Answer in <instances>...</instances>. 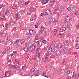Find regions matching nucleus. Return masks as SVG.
Returning a JSON list of instances; mask_svg holds the SVG:
<instances>
[{
	"label": "nucleus",
	"instance_id": "obj_12",
	"mask_svg": "<svg viewBox=\"0 0 79 79\" xmlns=\"http://www.w3.org/2000/svg\"><path fill=\"white\" fill-rule=\"evenodd\" d=\"M65 20L68 22H70V18L69 16H67L65 17Z\"/></svg>",
	"mask_w": 79,
	"mask_h": 79
},
{
	"label": "nucleus",
	"instance_id": "obj_59",
	"mask_svg": "<svg viewBox=\"0 0 79 79\" xmlns=\"http://www.w3.org/2000/svg\"><path fill=\"white\" fill-rule=\"evenodd\" d=\"M19 74H22V71H19Z\"/></svg>",
	"mask_w": 79,
	"mask_h": 79
},
{
	"label": "nucleus",
	"instance_id": "obj_29",
	"mask_svg": "<svg viewBox=\"0 0 79 79\" xmlns=\"http://www.w3.org/2000/svg\"><path fill=\"white\" fill-rule=\"evenodd\" d=\"M32 48L33 50H34L35 48V44H33V45H32Z\"/></svg>",
	"mask_w": 79,
	"mask_h": 79
},
{
	"label": "nucleus",
	"instance_id": "obj_8",
	"mask_svg": "<svg viewBox=\"0 0 79 79\" xmlns=\"http://www.w3.org/2000/svg\"><path fill=\"white\" fill-rule=\"evenodd\" d=\"M49 59V58L48 57H43L42 58V60L43 61H44L45 62H47L48 61V59Z\"/></svg>",
	"mask_w": 79,
	"mask_h": 79
},
{
	"label": "nucleus",
	"instance_id": "obj_51",
	"mask_svg": "<svg viewBox=\"0 0 79 79\" xmlns=\"http://www.w3.org/2000/svg\"><path fill=\"white\" fill-rule=\"evenodd\" d=\"M58 45V44H55V47H56V48H57Z\"/></svg>",
	"mask_w": 79,
	"mask_h": 79
},
{
	"label": "nucleus",
	"instance_id": "obj_20",
	"mask_svg": "<svg viewBox=\"0 0 79 79\" xmlns=\"http://www.w3.org/2000/svg\"><path fill=\"white\" fill-rule=\"evenodd\" d=\"M31 39H32V37H28L27 39V41L28 42H30Z\"/></svg>",
	"mask_w": 79,
	"mask_h": 79
},
{
	"label": "nucleus",
	"instance_id": "obj_15",
	"mask_svg": "<svg viewBox=\"0 0 79 79\" xmlns=\"http://www.w3.org/2000/svg\"><path fill=\"white\" fill-rule=\"evenodd\" d=\"M55 0H51L50 5L52 6V5H53V3H54V2H55Z\"/></svg>",
	"mask_w": 79,
	"mask_h": 79
},
{
	"label": "nucleus",
	"instance_id": "obj_9",
	"mask_svg": "<svg viewBox=\"0 0 79 79\" xmlns=\"http://www.w3.org/2000/svg\"><path fill=\"white\" fill-rule=\"evenodd\" d=\"M15 18L16 20L20 19H21L20 16H19V15L18 13H17L16 14Z\"/></svg>",
	"mask_w": 79,
	"mask_h": 79
},
{
	"label": "nucleus",
	"instance_id": "obj_16",
	"mask_svg": "<svg viewBox=\"0 0 79 79\" xmlns=\"http://www.w3.org/2000/svg\"><path fill=\"white\" fill-rule=\"evenodd\" d=\"M62 47H63V45L62 44H58L57 48H62Z\"/></svg>",
	"mask_w": 79,
	"mask_h": 79
},
{
	"label": "nucleus",
	"instance_id": "obj_25",
	"mask_svg": "<svg viewBox=\"0 0 79 79\" xmlns=\"http://www.w3.org/2000/svg\"><path fill=\"white\" fill-rule=\"evenodd\" d=\"M49 23H50V24H51L53 22V19L51 18L49 19Z\"/></svg>",
	"mask_w": 79,
	"mask_h": 79
},
{
	"label": "nucleus",
	"instance_id": "obj_3",
	"mask_svg": "<svg viewBox=\"0 0 79 79\" xmlns=\"http://www.w3.org/2000/svg\"><path fill=\"white\" fill-rule=\"evenodd\" d=\"M5 77H9L10 76H11V71H10L8 72V71H6L5 72Z\"/></svg>",
	"mask_w": 79,
	"mask_h": 79
},
{
	"label": "nucleus",
	"instance_id": "obj_50",
	"mask_svg": "<svg viewBox=\"0 0 79 79\" xmlns=\"http://www.w3.org/2000/svg\"><path fill=\"white\" fill-rule=\"evenodd\" d=\"M76 48H77V49H78V48H79V44L77 45L76 46Z\"/></svg>",
	"mask_w": 79,
	"mask_h": 79
},
{
	"label": "nucleus",
	"instance_id": "obj_2",
	"mask_svg": "<svg viewBox=\"0 0 79 79\" xmlns=\"http://www.w3.org/2000/svg\"><path fill=\"white\" fill-rule=\"evenodd\" d=\"M43 12H44V16H45L46 15H48V16H51L52 15L51 11H50L48 9H46Z\"/></svg>",
	"mask_w": 79,
	"mask_h": 79
},
{
	"label": "nucleus",
	"instance_id": "obj_47",
	"mask_svg": "<svg viewBox=\"0 0 79 79\" xmlns=\"http://www.w3.org/2000/svg\"><path fill=\"white\" fill-rule=\"evenodd\" d=\"M44 15H45V14H44V12L43 11V13H41V14L40 15V16H43Z\"/></svg>",
	"mask_w": 79,
	"mask_h": 79
},
{
	"label": "nucleus",
	"instance_id": "obj_14",
	"mask_svg": "<svg viewBox=\"0 0 79 79\" xmlns=\"http://www.w3.org/2000/svg\"><path fill=\"white\" fill-rule=\"evenodd\" d=\"M62 48H63V51L64 52V53H66V52H67L68 50V48H67V47L66 48V47H63Z\"/></svg>",
	"mask_w": 79,
	"mask_h": 79
},
{
	"label": "nucleus",
	"instance_id": "obj_42",
	"mask_svg": "<svg viewBox=\"0 0 79 79\" xmlns=\"http://www.w3.org/2000/svg\"><path fill=\"white\" fill-rule=\"evenodd\" d=\"M50 23H47L46 22L45 23V25L47 26H50Z\"/></svg>",
	"mask_w": 79,
	"mask_h": 79
},
{
	"label": "nucleus",
	"instance_id": "obj_18",
	"mask_svg": "<svg viewBox=\"0 0 79 79\" xmlns=\"http://www.w3.org/2000/svg\"><path fill=\"white\" fill-rule=\"evenodd\" d=\"M5 18V17L3 14H1L0 15V18H1V19H4Z\"/></svg>",
	"mask_w": 79,
	"mask_h": 79
},
{
	"label": "nucleus",
	"instance_id": "obj_37",
	"mask_svg": "<svg viewBox=\"0 0 79 79\" xmlns=\"http://www.w3.org/2000/svg\"><path fill=\"white\" fill-rule=\"evenodd\" d=\"M10 47H7L6 48V52H8L9 50H10Z\"/></svg>",
	"mask_w": 79,
	"mask_h": 79
},
{
	"label": "nucleus",
	"instance_id": "obj_33",
	"mask_svg": "<svg viewBox=\"0 0 79 79\" xmlns=\"http://www.w3.org/2000/svg\"><path fill=\"white\" fill-rule=\"evenodd\" d=\"M49 64L50 66H52L54 64V63L51 62L49 63Z\"/></svg>",
	"mask_w": 79,
	"mask_h": 79
},
{
	"label": "nucleus",
	"instance_id": "obj_11",
	"mask_svg": "<svg viewBox=\"0 0 79 79\" xmlns=\"http://www.w3.org/2000/svg\"><path fill=\"white\" fill-rule=\"evenodd\" d=\"M35 10V9L34 8V7H33V6H31V7H30L29 9L30 11H31V12H32V11H34Z\"/></svg>",
	"mask_w": 79,
	"mask_h": 79
},
{
	"label": "nucleus",
	"instance_id": "obj_40",
	"mask_svg": "<svg viewBox=\"0 0 79 79\" xmlns=\"http://www.w3.org/2000/svg\"><path fill=\"white\" fill-rule=\"evenodd\" d=\"M62 28V31H65V30H66V27H62V28Z\"/></svg>",
	"mask_w": 79,
	"mask_h": 79
},
{
	"label": "nucleus",
	"instance_id": "obj_31",
	"mask_svg": "<svg viewBox=\"0 0 79 79\" xmlns=\"http://www.w3.org/2000/svg\"><path fill=\"white\" fill-rule=\"evenodd\" d=\"M69 23V22H68V21L65 20L64 23V24H65V25H67L68 23Z\"/></svg>",
	"mask_w": 79,
	"mask_h": 79
},
{
	"label": "nucleus",
	"instance_id": "obj_1",
	"mask_svg": "<svg viewBox=\"0 0 79 79\" xmlns=\"http://www.w3.org/2000/svg\"><path fill=\"white\" fill-rule=\"evenodd\" d=\"M19 42L21 43V44H24L25 42L24 39L18 40L16 41V42L15 43V45H17V47H18V43Z\"/></svg>",
	"mask_w": 79,
	"mask_h": 79
},
{
	"label": "nucleus",
	"instance_id": "obj_7",
	"mask_svg": "<svg viewBox=\"0 0 79 79\" xmlns=\"http://www.w3.org/2000/svg\"><path fill=\"white\" fill-rule=\"evenodd\" d=\"M11 37L10 36H8L7 37V39H6L5 41V42L7 43V42H8L9 41L11 40Z\"/></svg>",
	"mask_w": 79,
	"mask_h": 79
},
{
	"label": "nucleus",
	"instance_id": "obj_62",
	"mask_svg": "<svg viewBox=\"0 0 79 79\" xmlns=\"http://www.w3.org/2000/svg\"><path fill=\"white\" fill-rule=\"evenodd\" d=\"M77 29H79V25L78 24L76 26Z\"/></svg>",
	"mask_w": 79,
	"mask_h": 79
},
{
	"label": "nucleus",
	"instance_id": "obj_56",
	"mask_svg": "<svg viewBox=\"0 0 79 79\" xmlns=\"http://www.w3.org/2000/svg\"><path fill=\"white\" fill-rule=\"evenodd\" d=\"M67 10L68 11H70L71 10V7H69L67 8Z\"/></svg>",
	"mask_w": 79,
	"mask_h": 79
},
{
	"label": "nucleus",
	"instance_id": "obj_52",
	"mask_svg": "<svg viewBox=\"0 0 79 79\" xmlns=\"http://www.w3.org/2000/svg\"><path fill=\"white\" fill-rule=\"evenodd\" d=\"M36 32L35 31L32 30V34H35Z\"/></svg>",
	"mask_w": 79,
	"mask_h": 79
},
{
	"label": "nucleus",
	"instance_id": "obj_10",
	"mask_svg": "<svg viewBox=\"0 0 79 79\" xmlns=\"http://www.w3.org/2000/svg\"><path fill=\"white\" fill-rule=\"evenodd\" d=\"M48 0H42L41 1V3L43 5H44V4L47 3H48Z\"/></svg>",
	"mask_w": 79,
	"mask_h": 79
},
{
	"label": "nucleus",
	"instance_id": "obj_26",
	"mask_svg": "<svg viewBox=\"0 0 79 79\" xmlns=\"http://www.w3.org/2000/svg\"><path fill=\"white\" fill-rule=\"evenodd\" d=\"M24 1H22L21 2L19 3V6H21V5H23L24 4Z\"/></svg>",
	"mask_w": 79,
	"mask_h": 79
},
{
	"label": "nucleus",
	"instance_id": "obj_46",
	"mask_svg": "<svg viewBox=\"0 0 79 79\" xmlns=\"http://www.w3.org/2000/svg\"><path fill=\"white\" fill-rule=\"evenodd\" d=\"M51 47H52V46H51L50 45L48 44V45L47 46V48H48V49H49V48H51Z\"/></svg>",
	"mask_w": 79,
	"mask_h": 79
},
{
	"label": "nucleus",
	"instance_id": "obj_30",
	"mask_svg": "<svg viewBox=\"0 0 79 79\" xmlns=\"http://www.w3.org/2000/svg\"><path fill=\"white\" fill-rule=\"evenodd\" d=\"M48 52L50 53L52 52V47L51 48H49L48 50Z\"/></svg>",
	"mask_w": 79,
	"mask_h": 79
},
{
	"label": "nucleus",
	"instance_id": "obj_48",
	"mask_svg": "<svg viewBox=\"0 0 79 79\" xmlns=\"http://www.w3.org/2000/svg\"><path fill=\"white\" fill-rule=\"evenodd\" d=\"M43 34L44 35V36H46L47 35V33L45 31L43 32Z\"/></svg>",
	"mask_w": 79,
	"mask_h": 79
},
{
	"label": "nucleus",
	"instance_id": "obj_55",
	"mask_svg": "<svg viewBox=\"0 0 79 79\" xmlns=\"http://www.w3.org/2000/svg\"><path fill=\"white\" fill-rule=\"evenodd\" d=\"M43 74L44 76H45V75H47V73H46V72H44L43 73Z\"/></svg>",
	"mask_w": 79,
	"mask_h": 79
},
{
	"label": "nucleus",
	"instance_id": "obj_53",
	"mask_svg": "<svg viewBox=\"0 0 79 79\" xmlns=\"http://www.w3.org/2000/svg\"><path fill=\"white\" fill-rule=\"evenodd\" d=\"M29 42H30L28 41H27L26 42V45H29Z\"/></svg>",
	"mask_w": 79,
	"mask_h": 79
},
{
	"label": "nucleus",
	"instance_id": "obj_24",
	"mask_svg": "<svg viewBox=\"0 0 79 79\" xmlns=\"http://www.w3.org/2000/svg\"><path fill=\"white\" fill-rule=\"evenodd\" d=\"M45 28L43 27H41V30H40V34H42V32L43 31H44V28Z\"/></svg>",
	"mask_w": 79,
	"mask_h": 79
},
{
	"label": "nucleus",
	"instance_id": "obj_6",
	"mask_svg": "<svg viewBox=\"0 0 79 79\" xmlns=\"http://www.w3.org/2000/svg\"><path fill=\"white\" fill-rule=\"evenodd\" d=\"M55 53L56 56H59L61 54V52L58 50H57L55 52Z\"/></svg>",
	"mask_w": 79,
	"mask_h": 79
},
{
	"label": "nucleus",
	"instance_id": "obj_5",
	"mask_svg": "<svg viewBox=\"0 0 79 79\" xmlns=\"http://www.w3.org/2000/svg\"><path fill=\"white\" fill-rule=\"evenodd\" d=\"M39 71L38 70L35 71V72L33 74V76H39Z\"/></svg>",
	"mask_w": 79,
	"mask_h": 79
},
{
	"label": "nucleus",
	"instance_id": "obj_43",
	"mask_svg": "<svg viewBox=\"0 0 79 79\" xmlns=\"http://www.w3.org/2000/svg\"><path fill=\"white\" fill-rule=\"evenodd\" d=\"M1 35L2 36H5L6 35L5 33H3L2 32H1Z\"/></svg>",
	"mask_w": 79,
	"mask_h": 79
},
{
	"label": "nucleus",
	"instance_id": "obj_17",
	"mask_svg": "<svg viewBox=\"0 0 79 79\" xmlns=\"http://www.w3.org/2000/svg\"><path fill=\"white\" fill-rule=\"evenodd\" d=\"M23 50L25 52H28V48L27 46L23 48Z\"/></svg>",
	"mask_w": 79,
	"mask_h": 79
},
{
	"label": "nucleus",
	"instance_id": "obj_63",
	"mask_svg": "<svg viewBox=\"0 0 79 79\" xmlns=\"http://www.w3.org/2000/svg\"><path fill=\"white\" fill-rule=\"evenodd\" d=\"M40 39H41V40H44V37L43 36H41L40 38Z\"/></svg>",
	"mask_w": 79,
	"mask_h": 79
},
{
	"label": "nucleus",
	"instance_id": "obj_28",
	"mask_svg": "<svg viewBox=\"0 0 79 79\" xmlns=\"http://www.w3.org/2000/svg\"><path fill=\"white\" fill-rule=\"evenodd\" d=\"M7 26H8V24H6L5 25V30H6V31L8 29V28Z\"/></svg>",
	"mask_w": 79,
	"mask_h": 79
},
{
	"label": "nucleus",
	"instance_id": "obj_54",
	"mask_svg": "<svg viewBox=\"0 0 79 79\" xmlns=\"http://www.w3.org/2000/svg\"><path fill=\"white\" fill-rule=\"evenodd\" d=\"M77 42L78 43L79 42V37H78L77 38Z\"/></svg>",
	"mask_w": 79,
	"mask_h": 79
},
{
	"label": "nucleus",
	"instance_id": "obj_41",
	"mask_svg": "<svg viewBox=\"0 0 79 79\" xmlns=\"http://www.w3.org/2000/svg\"><path fill=\"white\" fill-rule=\"evenodd\" d=\"M76 7L75 6H74L72 8V11H73V10H76Z\"/></svg>",
	"mask_w": 79,
	"mask_h": 79
},
{
	"label": "nucleus",
	"instance_id": "obj_45",
	"mask_svg": "<svg viewBox=\"0 0 79 79\" xmlns=\"http://www.w3.org/2000/svg\"><path fill=\"white\" fill-rule=\"evenodd\" d=\"M54 10H56V11H60V9H59V8H57L56 9H54Z\"/></svg>",
	"mask_w": 79,
	"mask_h": 79
},
{
	"label": "nucleus",
	"instance_id": "obj_39",
	"mask_svg": "<svg viewBox=\"0 0 79 79\" xmlns=\"http://www.w3.org/2000/svg\"><path fill=\"white\" fill-rule=\"evenodd\" d=\"M36 40L38 42V43H40V42H41V41H40V39H38L37 40Z\"/></svg>",
	"mask_w": 79,
	"mask_h": 79
},
{
	"label": "nucleus",
	"instance_id": "obj_57",
	"mask_svg": "<svg viewBox=\"0 0 79 79\" xmlns=\"http://www.w3.org/2000/svg\"><path fill=\"white\" fill-rule=\"evenodd\" d=\"M29 2H26L25 3V5H27L28 3H29Z\"/></svg>",
	"mask_w": 79,
	"mask_h": 79
},
{
	"label": "nucleus",
	"instance_id": "obj_22",
	"mask_svg": "<svg viewBox=\"0 0 79 79\" xmlns=\"http://www.w3.org/2000/svg\"><path fill=\"white\" fill-rule=\"evenodd\" d=\"M64 44L65 45H68V42L65 40L64 42Z\"/></svg>",
	"mask_w": 79,
	"mask_h": 79
},
{
	"label": "nucleus",
	"instance_id": "obj_19",
	"mask_svg": "<svg viewBox=\"0 0 79 79\" xmlns=\"http://www.w3.org/2000/svg\"><path fill=\"white\" fill-rule=\"evenodd\" d=\"M60 10L61 11H63L64 10V6H60Z\"/></svg>",
	"mask_w": 79,
	"mask_h": 79
},
{
	"label": "nucleus",
	"instance_id": "obj_34",
	"mask_svg": "<svg viewBox=\"0 0 79 79\" xmlns=\"http://www.w3.org/2000/svg\"><path fill=\"white\" fill-rule=\"evenodd\" d=\"M10 67V68L12 69L13 68V65L11 64H10L8 65Z\"/></svg>",
	"mask_w": 79,
	"mask_h": 79
},
{
	"label": "nucleus",
	"instance_id": "obj_64",
	"mask_svg": "<svg viewBox=\"0 0 79 79\" xmlns=\"http://www.w3.org/2000/svg\"><path fill=\"white\" fill-rule=\"evenodd\" d=\"M69 73H70V71L69 70L67 72V74H69Z\"/></svg>",
	"mask_w": 79,
	"mask_h": 79
},
{
	"label": "nucleus",
	"instance_id": "obj_44",
	"mask_svg": "<svg viewBox=\"0 0 79 79\" xmlns=\"http://www.w3.org/2000/svg\"><path fill=\"white\" fill-rule=\"evenodd\" d=\"M55 52V48L52 47V52Z\"/></svg>",
	"mask_w": 79,
	"mask_h": 79
},
{
	"label": "nucleus",
	"instance_id": "obj_60",
	"mask_svg": "<svg viewBox=\"0 0 79 79\" xmlns=\"http://www.w3.org/2000/svg\"><path fill=\"white\" fill-rule=\"evenodd\" d=\"M56 21H56V19L54 18V21L53 22V23H56Z\"/></svg>",
	"mask_w": 79,
	"mask_h": 79
},
{
	"label": "nucleus",
	"instance_id": "obj_49",
	"mask_svg": "<svg viewBox=\"0 0 79 79\" xmlns=\"http://www.w3.org/2000/svg\"><path fill=\"white\" fill-rule=\"evenodd\" d=\"M26 64H24V65L22 67V69H23L24 68H25V67H26Z\"/></svg>",
	"mask_w": 79,
	"mask_h": 79
},
{
	"label": "nucleus",
	"instance_id": "obj_38",
	"mask_svg": "<svg viewBox=\"0 0 79 79\" xmlns=\"http://www.w3.org/2000/svg\"><path fill=\"white\" fill-rule=\"evenodd\" d=\"M51 54V52H48V53H46V55L47 56H49Z\"/></svg>",
	"mask_w": 79,
	"mask_h": 79
},
{
	"label": "nucleus",
	"instance_id": "obj_13",
	"mask_svg": "<svg viewBox=\"0 0 79 79\" xmlns=\"http://www.w3.org/2000/svg\"><path fill=\"white\" fill-rule=\"evenodd\" d=\"M60 73L61 74H64L65 73V70L64 69H61L60 71Z\"/></svg>",
	"mask_w": 79,
	"mask_h": 79
},
{
	"label": "nucleus",
	"instance_id": "obj_27",
	"mask_svg": "<svg viewBox=\"0 0 79 79\" xmlns=\"http://www.w3.org/2000/svg\"><path fill=\"white\" fill-rule=\"evenodd\" d=\"M28 50L29 51H31V50L33 51V49L32 48V45L30 47L28 48Z\"/></svg>",
	"mask_w": 79,
	"mask_h": 79
},
{
	"label": "nucleus",
	"instance_id": "obj_61",
	"mask_svg": "<svg viewBox=\"0 0 79 79\" xmlns=\"http://www.w3.org/2000/svg\"><path fill=\"white\" fill-rule=\"evenodd\" d=\"M42 43H43V42H41H41H40V43H39L38 44H39L40 45H42Z\"/></svg>",
	"mask_w": 79,
	"mask_h": 79
},
{
	"label": "nucleus",
	"instance_id": "obj_36",
	"mask_svg": "<svg viewBox=\"0 0 79 79\" xmlns=\"http://www.w3.org/2000/svg\"><path fill=\"white\" fill-rule=\"evenodd\" d=\"M35 69L33 68V69H31V70H30V72H31V73H33V72H34V71H35Z\"/></svg>",
	"mask_w": 79,
	"mask_h": 79
},
{
	"label": "nucleus",
	"instance_id": "obj_58",
	"mask_svg": "<svg viewBox=\"0 0 79 79\" xmlns=\"http://www.w3.org/2000/svg\"><path fill=\"white\" fill-rule=\"evenodd\" d=\"M13 53H14V54H16V53H18V51H14L13 52Z\"/></svg>",
	"mask_w": 79,
	"mask_h": 79
},
{
	"label": "nucleus",
	"instance_id": "obj_35",
	"mask_svg": "<svg viewBox=\"0 0 79 79\" xmlns=\"http://www.w3.org/2000/svg\"><path fill=\"white\" fill-rule=\"evenodd\" d=\"M12 68L13 69H15L16 70H18V68H16V67L15 65H13L12 66Z\"/></svg>",
	"mask_w": 79,
	"mask_h": 79
},
{
	"label": "nucleus",
	"instance_id": "obj_4",
	"mask_svg": "<svg viewBox=\"0 0 79 79\" xmlns=\"http://www.w3.org/2000/svg\"><path fill=\"white\" fill-rule=\"evenodd\" d=\"M4 15H6L7 16H8L10 15V12L8 11V10H6V9H4Z\"/></svg>",
	"mask_w": 79,
	"mask_h": 79
},
{
	"label": "nucleus",
	"instance_id": "obj_23",
	"mask_svg": "<svg viewBox=\"0 0 79 79\" xmlns=\"http://www.w3.org/2000/svg\"><path fill=\"white\" fill-rule=\"evenodd\" d=\"M27 15H32V12L31 10H29Z\"/></svg>",
	"mask_w": 79,
	"mask_h": 79
},
{
	"label": "nucleus",
	"instance_id": "obj_32",
	"mask_svg": "<svg viewBox=\"0 0 79 79\" xmlns=\"http://www.w3.org/2000/svg\"><path fill=\"white\" fill-rule=\"evenodd\" d=\"M73 76L74 78H76V77H77V75H76V74L75 72H74L73 73Z\"/></svg>",
	"mask_w": 79,
	"mask_h": 79
},
{
	"label": "nucleus",
	"instance_id": "obj_21",
	"mask_svg": "<svg viewBox=\"0 0 79 79\" xmlns=\"http://www.w3.org/2000/svg\"><path fill=\"white\" fill-rule=\"evenodd\" d=\"M29 31V32L30 35H32V29H30Z\"/></svg>",
	"mask_w": 79,
	"mask_h": 79
}]
</instances>
